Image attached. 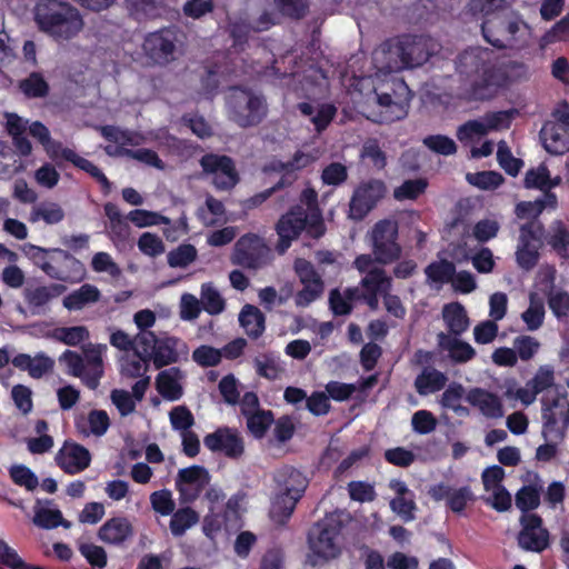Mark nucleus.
<instances>
[{"instance_id": "1", "label": "nucleus", "mask_w": 569, "mask_h": 569, "mask_svg": "<svg viewBox=\"0 0 569 569\" xmlns=\"http://www.w3.org/2000/svg\"><path fill=\"white\" fill-rule=\"evenodd\" d=\"M437 44L430 38L406 36L388 41L373 51L375 74L359 79L365 87L373 83V91L360 107L361 113L373 122H392L406 117L411 99L408 86L391 77L383 83L382 78L407 68H416L428 61Z\"/></svg>"}, {"instance_id": "2", "label": "nucleus", "mask_w": 569, "mask_h": 569, "mask_svg": "<svg viewBox=\"0 0 569 569\" xmlns=\"http://www.w3.org/2000/svg\"><path fill=\"white\" fill-rule=\"evenodd\" d=\"M301 202L307 207L306 209L300 206L292 208L279 219L276 226L279 253H284L303 229H307L313 238L325 233V226L317 207V192L313 189H305L301 193Z\"/></svg>"}, {"instance_id": "3", "label": "nucleus", "mask_w": 569, "mask_h": 569, "mask_svg": "<svg viewBox=\"0 0 569 569\" xmlns=\"http://www.w3.org/2000/svg\"><path fill=\"white\" fill-rule=\"evenodd\" d=\"M38 28L58 42L76 38L84 28L81 12L68 2L41 0L34 11Z\"/></svg>"}, {"instance_id": "4", "label": "nucleus", "mask_w": 569, "mask_h": 569, "mask_svg": "<svg viewBox=\"0 0 569 569\" xmlns=\"http://www.w3.org/2000/svg\"><path fill=\"white\" fill-rule=\"evenodd\" d=\"M341 523L335 516H328L318 521L308 536L311 566L332 560L341 552Z\"/></svg>"}, {"instance_id": "5", "label": "nucleus", "mask_w": 569, "mask_h": 569, "mask_svg": "<svg viewBox=\"0 0 569 569\" xmlns=\"http://www.w3.org/2000/svg\"><path fill=\"white\" fill-rule=\"evenodd\" d=\"M228 114L240 127L258 124L267 113L263 99L250 90L231 89L228 100Z\"/></svg>"}, {"instance_id": "6", "label": "nucleus", "mask_w": 569, "mask_h": 569, "mask_svg": "<svg viewBox=\"0 0 569 569\" xmlns=\"http://www.w3.org/2000/svg\"><path fill=\"white\" fill-rule=\"evenodd\" d=\"M542 436L546 440H561L569 426L567 393H552L542 398Z\"/></svg>"}, {"instance_id": "7", "label": "nucleus", "mask_w": 569, "mask_h": 569, "mask_svg": "<svg viewBox=\"0 0 569 569\" xmlns=\"http://www.w3.org/2000/svg\"><path fill=\"white\" fill-rule=\"evenodd\" d=\"M540 139L545 149L551 154H563L569 150V106L559 103L541 131Z\"/></svg>"}, {"instance_id": "8", "label": "nucleus", "mask_w": 569, "mask_h": 569, "mask_svg": "<svg viewBox=\"0 0 569 569\" xmlns=\"http://www.w3.org/2000/svg\"><path fill=\"white\" fill-rule=\"evenodd\" d=\"M513 110L495 111L485 116L469 120L461 124L457 130V138L462 143H471L476 139L492 132L508 129L513 119Z\"/></svg>"}, {"instance_id": "9", "label": "nucleus", "mask_w": 569, "mask_h": 569, "mask_svg": "<svg viewBox=\"0 0 569 569\" xmlns=\"http://www.w3.org/2000/svg\"><path fill=\"white\" fill-rule=\"evenodd\" d=\"M505 84V73L490 64L463 84L460 97L467 101L491 99Z\"/></svg>"}, {"instance_id": "10", "label": "nucleus", "mask_w": 569, "mask_h": 569, "mask_svg": "<svg viewBox=\"0 0 569 569\" xmlns=\"http://www.w3.org/2000/svg\"><path fill=\"white\" fill-rule=\"evenodd\" d=\"M141 343H152V360L157 368L177 362L181 357H187L189 349L186 342L179 338L164 336L156 338L153 332H141L137 336Z\"/></svg>"}, {"instance_id": "11", "label": "nucleus", "mask_w": 569, "mask_h": 569, "mask_svg": "<svg viewBox=\"0 0 569 569\" xmlns=\"http://www.w3.org/2000/svg\"><path fill=\"white\" fill-rule=\"evenodd\" d=\"M398 224L396 221L386 219L377 222L370 232L372 252L376 260L388 263L400 254V247L397 243Z\"/></svg>"}, {"instance_id": "12", "label": "nucleus", "mask_w": 569, "mask_h": 569, "mask_svg": "<svg viewBox=\"0 0 569 569\" xmlns=\"http://www.w3.org/2000/svg\"><path fill=\"white\" fill-rule=\"evenodd\" d=\"M387 188L382 180L371 179L361 182L355 190L350 204L349 218L361 220L386 194Z\"/></svg>"}, {"instance_id": "13", "label": "nucleus", "mask_w": 569, "mask_h": 569, "mask_svg": "<svg viewBox=\"0 0 569 569\" xmlns=\"http://www.w3.org/2000/svg\"><path fill=\"white\" fill-rule=\"evenodd\" d=\"M295 271L301 284V289L295 296V302L298 307L305 308L321 297L323 281L315 267L305 259L295 261Z\"/></svg>"}, {"instance_id": "14", "label": "nucleus", "mask_w": 569, "mask_h": 569, "mask_svg": "<svg viewBox=\"0 0 569 569\" xmlns=\"http://www.w3.org/2000/svg\"><path fill=\"white\" fill-rule=\"evenodd\" d=\"M200 164L206 176L218 189H230L238 182V173L233 161L227 156L206 154Z\"/></svg>"}, {"instance_id": "15", "label": "nucleus", "mask_w": 569, "mask_h": 569, "mask_svg": "<svg viewBox=\"0 0 569 569\" xmlns=\"http://www.w3.org/2000/svg\"><path fill=\"white\" fill-rule=\"evenodd\" d=\"M542 244V228L537 222L521 227L516 251L517 262L523 269H531L538 260V250Z\"/></svg>"}, {"instance_id": "16", "label": "nucleus", "mask_w": 569, "mask_h": 569, "mask_svg": "<svg viewBox=\"0 0 569 569\" xmlns=\"http://www.w3.org/2000/svg\"><path fill=\"white\" fill-rule=\"evenodd\" d=\"M505 470L499 466H492L483 470L481 479L483 482L485 500L493 509L506 511L511 507V495L502 486Z\"/></svg>"}, {"instance_id": "17", "label": "nucleus", "mask_w": 569, "mask_h": 569, "mask_svg": "<svg viewBox=\"0 0 569 569\" xmlns=\"http://www.w3.org/2000/svg\"><path fill=\"white\" fill-rule=\"evenodd\" d=\"M522 529L518 536L519 546L528 551L540 552L548 547L549 533L542 527L541 519L536 515L521 517Z\"/></svg>"}, {"instance_id": "18", "label": "nucleus", "mask_w": 569, "mask_h": 569, "mask_svg": "<svg viewBox=\"0 0 569 569\" xmlns=\"http://www.w3.org/2000/svg\"><path fill=\"white\" fill-rule=\"evenodd\" d=\"M210 476L201 466L180 469L176 478V487L184 501L194 500L209 483Z\"/></svg>"}, {"instance_id": "19", "label": "nucleus", "mask_w": 569, "mask_h": 569, "mask_svg": "<svg viewBox=\"0 0 569 569\" xmlns=\"http://www.w3.org/2000/svg\"><path fill=\"white\" fill-rule=\"evenodd\" d=\"M268 248L257 236L241 237L234 247L233 262L248 268L259 267L267 257Z\"/></svg>"}, {"instance_id": "20", "label": "nucleus", "mask_w": 569, "mask_h": 569, "mask_svg": "<svg viewBox=\"0 0 569 569\" xmlns=\"http://www.w3.org/2000/svg\"><path fill=\"white\" fill-rule=\"evenodd\" d=\"M147 56L158 64H167L174 59V34L163 30L149 34L143 43Z\"/></svg>"}, {"instance_id": "21", "label": "nucleus", "mask_w": 569, "mask_h": 569, "mask_svg": "<svg viewBox=\"0 0 569 569\" xmlns=\"http://www.w3.org/2000/svg\"><path fill=\"white\" fill-rule=\"evenodd\" d=\"M204 446L213 452H222L229 458H238L243 453V441L239 433L231 429H219L204 437Z\"/></svg>"}, {"instance_id": "22", "label": "nucleus", "mask_w": 569, "mask_h": 569, "mask_svg": "<svg viewBox=\"0 0 569 569\" xmlns=\"http://www.w3.org/2000/svg\"><path fill=\"white\" fill-rule=\"evenodd\" d=\"M56 461L67 473L74 475L89 467L91 456L83 446L67 441L58 451Z\"/></svg>"}, {"instance_id": "23", "label": "nucleus", "mask_w": 569, "mask_h": 569, "mask_svg": "<svg viewBox=\"0 0 569 569\" xmlns=\"http://www.w3.org/2000/svg\"><path fill=\"white\" fill-rule=\"evenodd\" d=\"M466 401L477 409L483 417L500 419L505 410L500 397L483 388H471L466 393Z\"/></svg>"}, {"instance_id": "24", "label": "nucleus", "mask_w": 569, "mask_h": 569, "mask_svg": "<svg viewBox=\"0 0 569 569\" xmlns=\"http://www.w3.org/2000/svg\"><path fill=\"white\" fill-rule=\"evenodd\" d=\"M508 33V38L497 37L491 30V21L482 23V33L486 40L496 48H505L510 41L525 39L530 34L529 26L518 16H512L502 22Z\"/></svg>"}, {"instance_id": "25", "label": "nucleus", "mask_w": 569, "mask_h": 569, "mask_svg": "<svg viewBox=\"0 0 569 569\" xmlns=\"http://www.w3.org/2000/svg\"><path fill=\"white\" fill-rule=\"evenodd\" d=\"M389 488L395 493V497L390 500L389 503L390 509L405 522L415 520V511L417 509V505L415 501L413 492L403 481L399 479H391L389 482Z\"/></svg>"}, {"instance_id": "26", "label": "nucleus", "mask_w": 569, "mask_h": 569, "mask_svg": "<svg viewBox=\"0 0 569 569\" xmlns=\"http://www.w3.org/2000/svg\"><path fill=\"white\" fill-rule=\"evenodd\" d=\"M107 350L108 347L103 343H87L82 347V358L88 371L87 387L90 389H97L103 377V358Z\"/></svg>"}, {"instance_id": "27", "label": "nucleus", "mask_w": 569, "mask_h": 569, "mask_svg": "<svg viewBox=\"0 0 569 569\" xmlns=\"http://www.w3.org/2000/svg\"><path fill=\"white\" fill-rule=\"evenodd\" d=\"M319 158L318 151H297L288 161L273 160L267 167V170L279 172L282 174L281 183L292 182L296 173L311 166Z\"/></svg>"}, {"instance_id": "28", "label": "nucleus", "mask_w": 569, "mask_h": 569, "mask_svg": "<svg viewBox=\"0 0 569 569\" xmlns=\"http://www.w3.org/2000/svg\"><path fill=\"white\" fill-rule=\"evenodd\" d=\"M428 493L435 501L446 500L448 507L457 513L461 512L473 500V495L468 487L453 488L445 483H438L430 487Z\"/></svg>"}, {"instance_id": "29", "label": "nucleus", "mask_w": 569, "mask_h": 569, "mask_svg": "<svg viewBox=\"0 0 569 569\" xmlns=\"http://www.w3.org/2000/svg\"><path fill=\"white\" fill-rule=\"evenodd\" d=\"M133 536V527L126 517H113L99 529V539L108 545L119 546Z\"/></svg>"}, {"instance_id": "30", "label": "nucleus", "mask_w": 569, "mask_h": 569, "mask_svg": "<svg viewBox=\"0 0 569 569\" xmlns=\"http://www.w3.org/2000/svg\"><path fill=\"white\" fill-rule=\"evenodd\" d=\"M491 52L482 48H471L458 58L457 70L468 80L490 66Z\"/></svg>"}, {"instance_id": "31", "label": "nucleus", "mask_w": 569, "mask_h": 569, "mask_svg": "<svg viewBox=\"0 0 569 569\" xmlns=\"http://www.w3.org/2000/svg\"><path fill=\"white\" fill-rule=\"evenodd\" d=\"M274 479L279 487V493L290 496L299 500L307 488V478L291 467H284L276 472Z\"/></svg>"}, {"instance_id": "32", "label": "nucleus", "mask_w": 569, "mask_h": 569, "mask_svg": "<svg viewBox=\"0 0 569 569\" xmlns=\"http://www.w3.org/2000/svg\"><path fill=\"white\" fill-rule=\"evenodd\" d=\"M184 373L177 367H171L158 373L156 386L158 392L168 400H178L182 396Z\"/></svg>"}, {"instance_id": "33", "label": "nucleus", "mask_w": 569, "mask_h": 569, "mask_svg": "<svg viewBox=\"0 0 569 569\" xmlns=\"http://www.w3.org/2000/svg\"><path fill=\"white\" fill-rule=\"evenodd\" d=\"M56 248L44 249L32 243H24L21 247L23 254L29 258L37 267L46 272L50 278L59 277L57 274V264L59 256L54 253Z\"/></svg>"}, {"instance_id": "34", "label": "nucleus", "mask_w": 569, "mask_h": 569, "mask_svg": "<svg viewBox=\"0 0 569 569\" xmlns=\"http://www.w3.org/2000/svg\"><path fill=\"white\" fill-rule=\"evenodd\" d=\"M59 256V263H63L67 269H62L57 264V274L53 279L77 283L84 279L86 269L83 263L72 257L70 253L62 249H54L53 251Z\"/></svg>"}, {"instance_id": "35", "label": "nucleus", "mask_w": 569, "mask_h": 569, "mask_svg": "<svg viewBox=\"0 0 569 569\" xmlns=\"http://www.w3.org/2000/svg\"><path fill=\"white\" fill-rule=\"evenodd\" d=\"M100 290L90 283L82 284L63 298V307L71 311H78L100 300Z\"/></svg>"}, {"instance_id": "36", "label": "nucleus", "mask_w": 569, "mask_h": 569, "mask_svg": "<svg viewBox=\"0 0 569 569\" xmlns=\"http://www.w3.org/2000/svg\"><path fill=\"white\" fill-rule=\"evenodd\" d=\"M438 343L439 347L443 351H447L449 357L456 362H467L476 355L471 345L443 332L438 335Z\"/></svg>"}, {"instance_id": "37", "label": "nucleus", "mask_w": 569, "mask_h": 569, "mask_svg": "<svg viewBox=\"0 0 569 569\" xmlns=\"http://www.w3.org/2000/svg\"><path fill=\"white\" fill-rule=\"evenodd\" d=\"M442 319L448 330L456 336L463 333L470 325L465 307L459 302L445 305Z\"/></svg>"}, {"instance_id": "38", "label": "nucleus", "mask_w": 569, "mask_h": 569, "mask_svg": "<svg viewBox=\"0 0 569 569\" xmlns=\"http://www.w3.org/2000/svg\"><path fill=\"white\" fill-rule=\"evenodd\" d=\"M298 109L302 114L310 118L311 122L315 124L316 130L318 132L327 128V126L331 122L337 112L336 107L330 103H321L313 106L303 102L298 106Z\"/></svg>"}, {"instance_id": "39", "label": "nucleus", "mask_w": 569, "mask_h": 569, "mask_svg": "<svg viewBox=\"0 0 569 569\" xmlns=\"http://www.w3.org/2000/svg\"><path fill=\"white\" fill-rule=\"evenodd\" d=\"M239 322L246 333L253 339L259 338L266 329L264 315L252 305H246L241 309L239 313Z\"/></svg>"}, {"instance_id": "40", "label": "nucleus", "mask_w": 569, "mask_h": 569, "mask_svg": "<svg viewBox=\"0 0 569 569\" xmlns=\"http://www.w3.org/2000/svg\"><path fill=\"white\" fill-rule=\"evenodd\" d=\"M561 183V177H551L545 164H539L526 172L525 187L528 189H539L549 191Z\"/></svg>"}, {"instance_id": "41", "label": "nucleus", "mask_w": 569, "mask_h": 569, "mask_svg": "<svg viewBox=\"0 0 569 569\" xmlns=\"http://www.w3.org/2000/svg\"><path fill=\"white\" fill-rule=\"evenodd\" d=\"M119 367L121 376L126 378H141L148 370V358L138 351L123 353L119 358Z\"/></svg>"}, {"instance_id": "42", "label": "nucleus", "mask_w": 569, "mask_h": 569, "mask_svg": "<svg viewBox=\"0 0 569 569\" xmlns=\"http://www.w3.org/2000/svg\"><path fill=\"white\" fill-rule=\"evenodd\" d=\"M76 426L83 435L102 436L109 428V417L103 410H93L89 413L88 418H78Z\"/></svg>"}, {"instance_id": "43", "label": "nucleus", "mask_w": 569, "mask_h": 569, "mask_svg": "<svg viewBox=\"0 0 569 569\" xmlns=\"http://www.w3.org/2000/svg\"><path fill=\"white\" fill-rule=\"evenodd\" d=\"M447 382V377L431 368H426L416 378L415 386L419 395L426 396L441 390Z\"/></svg>"}, {"instance_id": "44", "label": "nucleus", "mask_w": 569, "mask_h": 569, "mask_svg": "<svg viewBox=\"0 0 569 569\" xmlns=\"http://www.w3.org/2000/svg\"><path fill=\"white\" fill-rule=\"evenodd\" d=\"M61 159L72 162L76 167L92 176L103 188L109 191L111 186L103 172L89 160L78 156L73 150L67 148L61 149Z\"/></svg>"}, {"instance_id": "45", "label": "nucleus", "mask_w": 569, "mask_h": 569, "mask_svg": "<svg viewBox=\"0 0 569 569\" xmlns=\"http://www.w3.org/2000/svg\"><path fill=\"white\" fill-rule=\"evenodd\" d=\"M64 211L60 204L56 202H42L34 206L30 212V221H44L47 224H56L63 220Z\"/></svg>"}, {"instance_id": "46", "label": "nucleus", "mask_w": 569, "mask_h": 569, "mask_svg": "<svg viewBox=\"0 0 569 569\" xmlns=\"http://www.w3.org/2000/svg\"><path fill=\"white\" fill-rule=\"evenodd\" d=\"M64 287L60 284H53L51 287H37L34 289L26 290V300L28 305L39 312L53 297L60 295Z\"/></svg>"}, {"instance_id": "47", "label": "nucleus", "mask_w": 569, "mask_h": 569, "mask_svg": "<svg viewBox=\"0 0 569 569\" xmlns=\"http://www.w3.org/2000/svg\"><path fill=\"white\" fill-rule=\"evenodd\" d=\"M529 300V307L526 311L522 312L521 318L528 330L535 331L539 329L543 322L545 305L543 300L538 296L537 292H531Z\"/></svg>"}, {"instance_id": "48", "label": "nucleus", "mask_w": 569, "mask_h": 569, "mask_svg": "<svg viewBox=\"0 0 569 569\" xmlns=\"http://www.w3.org/2000/svg\"><path fill=\"white\" fill-rule=\"evenodd\" d=\"M29 132L41 142L47 154L52 160L61 158V149L66 148L62 147L61 143L51 140L49 130L41 122H33L30 124Z\"/></svg>"}, {"instance_id": "49", "label": "nucleus", "mask_w": 569, "mask_h": 569, "mask_svg": "<svg viewBox=\"0 0 569 569\" xmlns=\"http://www.w3.org/2000/svg\"><path fill=\"white\" fill-rule=\"evenodd\" d=\"M298 500L290 496L278 493L271 503L270 517L278 523L283 525L292 515Z\"/></svg>"}, {"instance_id": "50", "label": "nucleus", "mask_w": 569, "mask_h": 569, "mask_svg": "<svg viewBox=\"0 0 569 569\" xmlns=\"http://www.w3.org/2000/svg\"><path fill=\"white\" fill-rule=\"evenodd\" d=\"M199 521V515L191 508H182L172 513L170 520L171 533L176 537L182 536L188 529Z\"/></svg>"}, {"instance_id": "51", "label": "nucleus", "mask_w": 569, "mask_h": 569, "mask_svg": "<svg viewBox=\"0 0 569 569\" xmlns=\"http://www.w3.org/2000/svg\"><path fill=\"white\" fill-rule=\"evenodd\" d=\"M200 303L209 315H220L226 302L212 283H203L200 292Z\"/></svg>"}, {"instance_id": "52", "label": "nucleus", "mask_w": 569, "mask_h": 569, "mask_svg": "<svg viewBox=\"0 0 569 569\" xmlns=\"http://www.w3.org/2000/svg\"><path fill=\"white\" fill-rule=\"evenodd\" d=\"M128 220L138 228H148L159 224H170L171 221L168 217L162 216L156 211H149L144 209L131 210L128 216Z\"/></svg>"}, {"instance_id": "53", "label": "nucleus", "mask_w": 569, "mask_h": 569, "mask_svg": "<svg viewBox=\"0 0 569 569\" xmlns=\"http://www.w3.org/2000/svg\"><path fill=\"white\" fill-rule=\"evenodd\" d=\"M51 337L64 345L77 346L89 338V330L84 326L59 327L52 330Z\"/></svg>"}, {"instance_id": "54", "label": "nucleus", "mask_w": 569, "mask_h": 569, "mask_svg": "<svg viewBox=\"0 0 569 569\" xmlns=\"http://www.w3.org/2000/svg\"><path fill=\"white\" fill-rule=\"evenodd\" d=\"M100 131L107 140L112 141L123 148L124 146H137L142 142V137L139 133L128 130H121L117 127H101Z\"/></svg>"}, {"instance_id": "55", "label": "nucleus", "mask_w": 569, "mask_h": 569, "mask_svg": "<svg viewBox=\"0 0 569 569\" xmlns=\"http://www.w3.org/2000/svg\"><path fill=\"white\" fill-rule=\"evenodd\" d=\"M33 522L38 527L52 529L58 526H62L64 528H70L71 523L69 521L63 520L62 513L59 509L51 508H41L36 511L33 517Z\"/></svg>"}, {"instance_id": "56", "label": "nucleus", "mask_w": 569, "mask_h": 569, "mask_svg": "<svg viewBox=\"0 0 569 569\" xmlns=\"http://www.w3.org/2000/svg\"><path fill=\"white\" fill-rule=\"evenodd\" d=\"M61 363L67 367V372L70 376L79 378L87 386L88 371L84 366V359L76 351L66 350L59 358Z\"/></svg>"}, {"instance_id": "57", "label": "nucleus", "mask_w": 569, "mask_h": 569, "mask_svg": "<svg viewBox=\"0 0 569 569\" xmlns=\"http://www.w3.org/2000/svg\"><path fill=\"white\" fill-rule=\"evenodd\" d=\"M361 284L369 293H386L390 287V280L381 268H372L362 278Z\"/></svg>"}, {"instance_id": "58", "label": "nucleus", "mask_w": 569, "mask_h": 569, "mask_svg": "<svg viewBox=\"0 0 569 569\" xmlns=\"http://www.w3.org/2000/svg\"><path fill=\"white\" fill-rule=\"evenodd\" d=\"M360 157L368 160L377 170H382L387 164L386 153L375 139L367 140L360 151Z\"/></svg>"}, {"instance_id": "59", "label": "nucleus", "mask_w": 569, "mask_h": 569, "mask_svg": "<svg viewBox=\"0 0 569 569\" xmlns=\"http://www.w3.org/2000/svg\"><path fill=\"white\" fill-rule=\"evenodd\" d=\"M453 273L455 264L446 260L433 262L426 269L428 280L437 284L451 281Z\"/></svg>"}, {"instance_id": "60", "label": "nucleus", "mask_w": 569, "mask_h": 569, "mask_svg": "<svg viewBox=\"0 0 569 569\" xmlns=\"http://www.w3.org/2000/svg\"><path fill=\"white\" fill-rule=\"evenodd\" d=\"M273 421L270 411L259 410L247 416V427L257 438H261Z\"/></svg>"}, {"instance_id": "61", "label": "nucleus", "mask_w": 569, "mask_h": 569, "mask_svg": "<svg viewBox=\"0 0 569 569\" xmlns=\"http://www.w3.org/2000/svg\"><path fill=\"white\" fill-rule=\"evenodd\" d=\"M427 182L422 179L407 180L395 189L393 197L399 200H415L425 192Z\"/></svg>"}, {"instance_id": "62", "label": "nucleus", "mask_w": 569, "mask_h": 569, "mask_svg": "<svg viewBox=\"0 0 569 569\" xmlns=\"http://www.w3.org/2000/svg\"><path fill=\"white\" fill-rule=\"evenodd\" d=\"M197 258V250L191 244H182L168 253V263L173 268H184Z\"/></svg>"}, {"instance_id": "63", "label": "nucleus", "mask_w": 569, "mask_h": 569, "mask_svg": "<svg viewBox=\"0 0 569 569\" xmlns=\"http://www.w3.org/2000/svg\"><path fill=\"white\" fill-rule=\"evenodd\" d=\"M257 372L270 380L278 379L283 373V367L278 358L263 356L256 360Z\"/></svg>"}, {"instance_id": "64", "label": "nucleus", "mask_w": 569, "mask_h": 569, "mask_svg": "<svg viewBox=\"0 0 569 569\" xmlns=\"http://www.w3.org/2000/svg\"><path fill=\"white\" fill-rule=\"evenodd\" d=\"M222 351L211 346L202 345L192 352V360L201 367H213L220 363Z\"/></svg>"}]
</instances>
